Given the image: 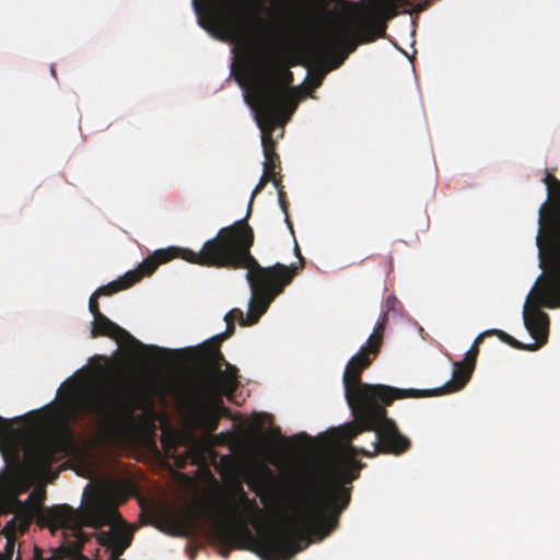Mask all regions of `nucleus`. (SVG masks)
<instances>
[{
    "instance_id": "obj_39",
    "label": "nucleus",
    "mask_w": 560,
    "mask_h": 560,
    "mask_svg": "<svg viewBox=\"0 0 560 560\" xmlns=\"http://www.w3.org/2000/svg\"><path fill=\"white\" fill-rule=\"evenodd\" d=\"M229 549H225L224 552H223V557L228 558L229 557Z\"/></svg>"
},
{
    "instance_id": "obj_42",
    "label": "nucleus",
    "mask_w": 560,
    "mask_h": 560,
    "mask_svg": "<svg viewBox=\"0 0 560 560\" xmlns=\"http://www.w3.org/2000/svg\"><path fill=\"white\" fill-rule=\"evenodd\" d=\"M51 73H52L54 75H56V74H55V68H54V67H51Z\"/></svg>"
},
{
    "instance_id": "obj_37",
    "label": "nucleus",
    "mask_w": 560,
    "mask_h": 560,
    "mask_svg": "<svg viewBox=\"0 0 560 560\" xmlns=\"http://www.w3.org/2000/svg\"><path fill=\"white\" fill-rule=\"evenodd\" d=\"M427 5H428V3H427V2H424V3H419V4L417 5V9H416V10H417V11H422V10H424V9L427 8Z\"/></svg>"
},
{
    "instance_id": "obj_15",
    "label": "nucleus",
    "mask_w": 560,
    "mask_h": 560,
    "mask_svg": "<svg viewBox=\"0 0 560 560\" xmlns=\"http://www.w3.org/2000/svg\"><path fill=\"white\" fill-rule=\"evenodd\" d=\"M237 372L238 370L235 366L226 364L224 371L219 370L215 373L198 378L187 387L196 392L208 389L211 396L231 397L237 387Z\"/></svg>"
},
{
    "instance_id": "obj_30",
    "label": "nucleus",
    "mask_w": 560,
    "mask_h": 560,
    "mask_svg": "<svg viewBox=\"0 0 560 560\" xmlns=\"http://www.w3.org/2000/svg\"><path fill=\"white\" fill-rule=\"evenodd\" d=\"M294 254H295V256H296V257L299 258V260H300V266L298 267V266L291 265V266H288V267H289V268H293V269H295V270H296V272L294 273V276H295V275H298V273H299V271H300L301 269H303V268H304V264H305V261H304V257L302 256V254H301V249H300V247H299V245H298V243H296V242H295V245H294Z\"/></svg>"
},
{
    "instance_id": "obj_40",
    "label": "nucleus",
    "mask_w": 560,
    "mask_h": 560,
    "mask_svg": "<svg viewBox=\"0 0 560 560\" xmlns=\"http://www.w3.org/2000/svg\"><path fill=\"white\" fill-rule=\"evenodd\" d=\"M0 560H7L3 553H0Z\"/></svg>"
},
{
    "instance_id": "obj_38",
    "label": "nucleus",
    "mask_w": 560,
    "mask_h": 560,
    "mask_svg": "<svg viewBox=\"0 0 560 560\" xmlns=\"http://www.w3.org/2000/svg\"><path fill=\"white\" fill-rule=\"evenodd\" d=\"M322 79H323V77H322V75H318V77L315 79V86L320 85V83H322Z\"/></svg>"
},
{
    "instance_id": "obj_28",
    "label": "nucleus",
    "mask_w": 560,
    "mask_h": 560,
    "mask_svg": "<svg viewBox=\"0 0 560 560\" xmlns=\"http://www.w3.org/2000/svg\"><path fill=\"white\" fill-rule=\"evenodd\" d=\"M226 323V329L225 331L218 334L219 341H224L225 339L230 338L234 331H235V325L233 319H224Z\"/></svg>"
},
{
    "instance_id": "obj_6",
    "label": "nucleus",
    "mask_w": 560,
    "mask_h": 560,
    "mask_svg": "<svg viewBox=\"0 0 560 560\" xmlns=\"http://www.w3.org/2000/svg\"><path fill=\"white\" fill-rule=\"evenodd\" d=\"M65 399L73 418L89 415L110 427L132 423L137 411L152 408L143 388L127 377L118 378L97 394L74 397L69 393Z\"/></svg>"
},
{
    "instance_id": "obj_20",
    "label": "nucleus",
    "mask_w": 560,
    "mask_h": 560,
    "mask_svg": "<svg viewBox=\"0 0 560 560\" xmlns=\"http://www.w3.org/2000/svg\"><path fill=\"white\" fill-rule=\"evenodd\" d=\"M388 315L387 313H383V315L377 320L372 335L368 339V343L364 346L369 352H372L373 358H376L380 353L381 347L383 345V337L385 327L387 324Z\"/></svg>"
},
{
    "instance_id": "obj_14",
    "label": "nucleus",
    "mask_w": 560,
    "mask_h": 560,
    "mask_svg": "<svg viewBox=\"0 0 560 560\" xmlns=\"http://www.w3.org/2000/svg\"><path fill=\"white\" fill-rule=\"evenodd\" d=\"M553 299L539 284L533 287L523 308L524 325L535 339L537 349L545 345L549 334V316L541 307L548 308V300Z\"/></svg>"
},
{
    "instance_id": "obj_11",
    "label": "nucleus",
    "mask_w": 560,
    "mask_h": 560,
    "mask_svg": "<svg viewBox=\"0 0 560 560\" xmlns=\"http://www.w3.org/2000/svg\"><path fill=\"white\" fill-rule=\"evenodd\" d=\"M209 394L208 389L196 392L186 387L180 393V399L192 424L212 434L218 430L220 419L230 417V410L221 397Z\"/></svg>"
},
{
    "instance_id": "obj_10",
    "label": "nucleus",
    "mask_w": 560,
    "mask_h": 560,
    "mask_svg": "<svg viewBox=\"0 0 560 560\" xmlns=\"http://www.w3.org/2000/svg\"><path fill=\"white\" fill-rule=\"evenodd\" d=\"M112 516L120 517L114 506L105 505L100 499H92L79 510L68 504L44 509L39 512L38 524L52 532L59 528L70 529L80 538L84 526L101 528L109 523Z\"/></svg>"
},
{
    "instance_id": "obj_23",
    "label": "nucleus",
    "mask_w": 560,
    "mask_h": 560,
    "mask_svg": "<svg viewBox=\"0 0 560 560\" xmlns=\"http://www.w3.org/2000/svg\"><path fill=\"white\" fill-rule=\"evenodd\" d=\"M270 177L271 176H270L269 173H265V172L262 173L258 184L256 185V187L254 188V190L252 192L250 200H249V203H248V207H247V213H246L245 218H243L242 220L248 221V218H249V215L252 213V207H253L254 198H255L256 195H258L265 188L266 184L268 182H270ZM246 224L249 225L248 222H246Z\"/></svg>"
},
{
    "instance_id": "obj_41",
    "label": "nucleus",
    "mask_w": 560,
    "mask_h": 560,
    "mask_svg": "<svg viewBox=\"0 0 560 560\" xmlns=\"http://www.w3.org/2000/svg\"><path fill=\"white\" fill-rule=\"evenodd\" d=\"M266 471L268 475H271V470L269 468H266Z\"/></svg>"
},
{
    "instance_id": "obj_3",
    "label": "nucleus",
    "mask_w": 560,
    "mask_h": 560,
    "mask_svg": "<svg viewBox=\"0 0 560 560\" xmlns=\"http://www.w3.org/2000/svg\"><path fill=\"white\" fill-rule=\"evenodd\" d=\"M392 404L377 401L353 415L354 421L340 429L341 441L345 444V460L317 462L315 465L327 467L332 478L342 487H347L359 477L363 464L355 460L357 455L374 457L377 454L401 455L411 447L410 440L404 435L396 422L387 417V407Z\"/></svg>"
},
{
    "instance_id": "obj_35",
    "label": "nucleus",
    "mask_w": 560,
    "mask_h": 560,
    "mask_svg": "<svg viewBox=\"0 0 560 560\" xmlns=\"http://www.w3.org/2000/svg\"><path fill=\"white\" fill-rule=\"evenodd\" d=\"M499 330L500 329L492 328V329L485 330L482 332H483V335L486 337H490V336H497L498 337Z\"/></svg>"
},
{
    "instance_id": "obj_25",
    "label": "nucleus",
    "mask_w": 560,
    "mask_h": 560,
    "mask_svg": "<svg viewBox=\"0 0 560 560\" xmlns=\"http://www.w3.org/2000/svg\"><path fill=\"white\" fill-rule=\"evenodd\" d=\"M206 361H207V363H208L209 365H211V368H212V373H215L217 371L222 370V369H221V368H222V365H226V364H229V363L225 361V359H224V357H223L222 352H221V351H217V350L214 351V355H213V357H209V358H207V360H206Z\"/></svg>"
},
{
    "instance_id": "obj_12",
    "label": "nucleus",
    "mask_w": 560,
    "mask_h": 560,
    "mask_svg": "<svg viewBox=\"0 0 560 560\" xmlns=\"http://www.w3.org/2000/svg\"><path fill=\"white\" fill-rule=\"evenodd\" d=\"M180 247H167L158 249L133 270L127 271L122 277L114 280L105 285L100 287L95 292L101 295H112L121 290L129 289L135 283L140 281L143 277L151 276L160 265L166 264L174 258L183 259V250Z\"/></svg>"
},
{
    "instance_id": "obj_1",
    "label": "nucleus",
    "mask_w": 560,
    "mask_h": 560,
    "mask_svg": "<svg viewBox=\"0 0 560 560\" xmlns=\"http://www.w3.org/2000/svg\"><path fill=\"white\" fill-rule=\"evenodd\" d=\"M350 503L349 489L335 480L327 467L315 463L302 468L293 485L292 516L285 526L258 532L255 536L245 521L259 512L241 483L231 497L207 513L215 520L214 533L220 542L243 547L262 560H288L308 546V535L325 537L334 532Z\"/></svg>"
},
{
    "instance_id": "obj_8",
    "label": "nucleus",
    "mask_w": 560,
    "mask_h": 560,
    "mask_svg": "<svg viewBox=\"0 0 560 560\" xmlns=\"http://www.w3.org/2000/svg\"><path fill=\"white\" fill-rule=\"evenodd\" d=\"M373 358L365 347H361L359 353L353 355L343 372L342 382L345 387V397L354 413L377 401L393 404L397 399L416 397L422 394L415 388L401 389L383 384H368L361 381L362 372L368 369Z\"/></svg>"
},
{
    "instance_id": "obj_33",
    "label": "nucleus",
    "mask_w": 560,
    "mask_h": 560,
    "mask_svg": "<svg viewBox=\"0 0 560 560\" xmlns=\"http://www.w3.org/2000/svg\"><path fill=\"white\" fill-rule=\"evenodd\" d=\"M249 487L253 491H255L258 495H260L262 493V485L258 483V482H250L249 483Z\"/></svg>"
},
{
    "instance_id": "obj_19",
    "label": "nucleus",
    "mask_w": 560,
    "mask_h": 560,
    "mask_svg": "<svg viewBox=\"0 0 560 560\" xmlns=\"http://www.w3.org/2000/svg\"><path fill=\"white\" fill-rule=\"evenodd\" d=\"M97 542L109 549L110 555L108 560H119V557L131 545L132 533L126 528V524L121 527H113L108 530L98 533Z\"/></svg>"
},
{
    "instance_id": "obj_2",
    "label": "nucleus",
    "mask_w": 560,
    "mask_h": 560,
    "mask_svg": "<svg viewBox=\"0 0 560 560\" xmlns=\"http://www.w3.org/2000/svg\"><path fill=\"white\" fill-rule=\"evenodd\" d=\"M254 230L246 220H237L222 228L218 234L208 240L199 252L189 248L183 250V259L200 266L247 269L246 280L252 290V299L246 317L240 308L225 314L224 319L238 320L241 326L256 324L266 313L270 303L281 294L294 278L295 269L277 262L271 267H262L252 255Z\"/></svg>"
},
{
    "instance_id": "obj_32",
    "label": "nucleus",
    "mask_w": 560,
    "mask_h": 560,
    "mask_svg": "<svg viewBox=\"0 0 560 560\" xmlns=\"http://www.w3.org/2000/svg\"><path fill=\"white\" fill-rule=\"evenodd\" d=\"M13 550H14V541L11 539H8V541L5 544V548H4V556H5L7 560H10L12 558Z\"/></svg>"
},
{
    "instance_id": "obj_24",
    "label": "nucleus",
    "mask_w": 560,
    "mask_h": 560,
    "mask_svg": "<svg viewBox=\"0 0 560 560\" xmlns=\"http://www.w3.org/2000/svg\"><path fill=\"white\" fill-rule=\"evenodd\" d=\"M221 342L222 341H219L218 335H217V336L212 337L211 339H209L208 341H206L201 346V350L203 352L205 360H207V358H209V357H213L215 350L220 351Z\"/></svg>"
},
{
    "instance_id": "obj_17",
    "label": "nucleus",
    "mask_w": 560,
    "mask_h": 560,
    "mask_svg": "<svg viewBox=\"0 0 560 560\" xmlns=\"http://www.w3.org/2000/svg\"><path fill=\"white\" fill-rule=\"evenodd\" d=\"M475 368V365L464 360L455 362L451 381L446 382L443 386L439 388L418 389L419 392H422V394L416 396L415 398L431 397L460 390L469 382Z\"/></svg>"
},
{
    "instance_id": "obj_34",
    "label": "nucleus",
    "mask_w": 560,
    "mask_h": 560,
    "mask_svg": "<svg viewBox=\"0 0 560 560\" xmlns=\"http://www.w3.org/2000/svg\"><path fill=\"white\" fill-rule=\"evenodd\" d=\"M308 439H310V436L305 433L295 434L290 438V440L294 443L302 441V440H308Z\"/></svg>"
},
{
    "instance_id": "obj_22",
    "label": "nucleus",
    "mask_w": 560,
    "mask_h": 560,
    "mask_svg": "<svg viewBox=\"0 0 560 560\" xmlns=\"http://www.w3.org/2000/svg\"><path fill=\"white\" fill-rule=\"evenodd\" d=\"M498 338L502 342H505L509 346H511L512 348L517 349V350H527V351H535V350H537V345H526V343H523V342L516 340L515 338H513L512 336H510L509 334H506L503 330H499Z\"/></svg>"
},
{
    "instance_id": "obj_18",
    "label": "nucleus",
    "mask_w": 560,
    "mask_h": 560,
    "mask_svg": "<svg viewBox=\"0 0 560 560\" xmlns=\"http://www.w3.org/2000/svg\"><path fill=\"white\" fill-rule=\"evenodd\" d=\"M92 336H106L116 340H126L131 346L139 348V349H150L154 352H161L164 351L163 349L152 346L148 348L143 343H141L139 340H137L133 336H131L127 330L118 326L117 324L113 323L110 319H108L104 314L94 318L93 320V327H92Z\"/></svg>"
},
{
    "instance_id": "obj_21",
    "label": "nucleus",
    "mask_w": 560,
    "mask_h": 560,
    "mask_svg": "<svg viewBox=\"0 0 560 560\" xmlns=\"http://www.w3.org/2000/svg\"><path fill=\"white\" fill-rule=\"evenodd\" d=\"M544 183L547 185L549 199L560 207V180L547 172Z\"/></svg>"
},
{
    "instance_id": "obj_29",
    "label": "nucleus",
    "mask_w": 560,
    "mask_h": 560,
    "mask_svg": "<svg viewBox=\"0 0 560 560\" xmlns=\"http://www.w3.org/2000/svg\"><path fill=\"white\" fill-rule=\"evenodd\" d=\"M479 348H477V345H471L463 360L476 366Z\"/></svg>"
},
{
    "instance_id": "obj_36",
    "label": "nucleus",
    "mask_w": 560,
    "mask_h": 560,
    "mask_svg": "<svg viewBox=\"0 0 560 560\" xmlns=\"http://www.w3.org/2000/svg\"><path fill=\"white\" fill-rule=\"evenodd\" d=\"M486 338V336L483 335V332L479 334L474 343L472 345H477V348H479L480 343L483 341V339Z\"/></svg>"
},
{
    "instance_id": "obj_16",
    "label": "nucleus",
    "mask_w": 560,
    "mask_h": 560,
    "mask_svg": "<svg viewBox=\"0 0 560 560\" xmlns=\"http://www.w3.org/2000/svg\"><path fill=\"white\" fill-rule=\"evenodd\" d=\"M256 120L261 131V145L265 156L264 172L269 174L278 173L281 171V162L276 152V141L272 138V133L279 119L256 116Z\"/></svg>"
},
{
    "instance_id": "obj_7",
    "label": "nucleus",
    "mask_w": 560,
    "mask_h": 560,
    "mask_svg": "<svg viewBox=\"0 0 560 560\" xmlns=\"http://www.w3.org/2000/svg\"><path fill=\"white\" fill-rule=\"evenodd\" d=\"M267 0H237L226 7L222 0H194L198 22L219 38H236L245 27L256 24L266 11Z\"/></svg>"
},
{
    "instance_id": "obj_5",
    "label": "nucleus",
    "mask_w": 560,
    "mask_h": 560,
    "mask_svg": "<svg viewBox=\"0 0 560 560\" xmlns=\"http://www.w3.org/2000/svg\"><path fill=\"white\" fill-rule=\"evenodd\" d=\"M12 421L0 416V452L8 465L20 468L25 464L36 472H47L70 453L72 435L68 429L25 440L22 431L12 427Z\"/></svg>"
},
{
    "instance_id": "obj_27",
    "label": "nucleus",
    "mask_w": 560,
    "mask_h": 560,
    "mask_svg": "<svg viewBox=\"0 0 560 560\" xmlns=\"http://www.w3.org/2000/svg\"><path fill=\"white\" fill-rule=\"evenodd\" d=\"M98 298L100 295L96 292H94L89 301V310L95 319L103 315L102 312L100 311Z\"/></svg>"
},
{
    "instance_id": "obj_4",
    "label": "nucleus",
    "mask_w": 560,
    "mask_h": 560,
    "mask_svg": "<svg viewBox=\"0 0 560 560\" xmlns=\"http://www.w3.org/2000/svg\"><path fill=\"white\" fill-rule=\"evenodd\" d=\"M240 59L244 74L254 85L256 116L280 119L284 106L292 101L287 90L293 82L291 63L282 52L253 48H246Z\"/></svg>"
},
{
    "instance_id": "obj_26",
    "label": "nucleus",
    "mask_w": 560,
    "mask_h": 560,
    "mask_svg": "<svg viewBox=\"0 0 560 560\" xmlns=\"http://www.w3.org/2000/svg\"><path fill=\"white\" fill-rule=\"evenodd\" d=\"M278 201H279V206H280L282 212L285 215V223L288 224V228L291 230V232H293V225H292V222H291V220L289 218V213H288L289 202L287 200V194L284 190H280L278 192Z\"/></svg>"
},
{
    "instance_id": "obj_13",
    "label": "nucleus",
    "mask_w": 560,
    "mask_h": 560,
    "mask_svg": "<svg viewBox=\"0 0 560 560\" xmlns=\"http://www.w3.org/2000/svg\"><path fill=\"white\" fill-rule=\"evenodd\" d=\"M415 0H370L369 16L357 25L361 42L370 43L385 34V21L395 18L400 8L410 7Z\"/></svg>"
},
{
    "instance_id": "obj_31",
    "label": "nucleus",
    "mask_w": 560,
    "mask_h": 560,
    "mask_svg": "<svg viewBox=\"0 0 560 560\" xmlns=\"http://www.w3.org/2000/svg\"><path fill=\"white\" fill-rule=\"evenodd\" d=\"M270 182H272L273 186L277 188L278 192L280 190H283V186H282V176L280 174V172L278 173H271L270 174Z\"/></svg>"
},
{
    "instance_id": "obj_9",
    "label": "nucleus",
    "mask_w": 560,
    "mask_h": 560,
    "mask_svg": "<svg viewBox=\"0 0 560 560\" xmlns=\"http://www.w3.org/2000/svg\"><path fill=\"white\" fill-rule=\"evenodd\" d=\"M538 223L536 246L542 273L536 279V284L553 298L548 300V308H557L560 307V215L544 202L539 208Z\"/></svg>"
}]
</instances>
